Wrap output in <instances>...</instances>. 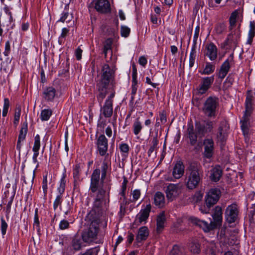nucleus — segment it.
Wrapping results in <instances>:
<instances>
[{
    "label": "nucleus",
    "mask_w": 255,
    "mask_h": 255,
    "mask_svg": "<svg viewBox=\"0 0 255 255\" xmlns=\"http://www.w3.org/2000/svg\"><path fill=\"white\" fill-rule=\"evenodd\" d=\"M100 170L99 168L95 169L91 176L90 191L95 194L93 203L94 210H100L105 201L106 191L104 187V181L105 179L100 178Z\"/></svg>",
    "instance_id": "f257e3e1"
},
{
    "label": "nucleus",
    "mask_w": 255,
    "mask_h": 255,
    "mask_svg": "<svg viewBox=\"0 0 255 255\" xmlns=\"http://www.w3.org/2000/svg\"><path fill=\"white\" fill-rule=\"evenodd\" d=\"M212 217L214 221H211L210 223L193 216L190 217L189 221L192 224L202 228L205 232H208L216 228L218 225H221L223 218L221 207L218 206L215 208Z\"/></svg>",
    "instance_id": "f03ea898"
},
{
    "label": "nucleus",
    "mask_w": 255,
    "mask_h": 255,
    "mask_svg": "<svg viewBox=\"0 0 255 255\" xmlns=\"http://www.w3.org/2000/svg\"><path fill=\"white\" fill-rule=\"evenodd\" d=\"M201 180L199 168L195 163L190 164L186 172L185 184L189 189L196 188Z\"/></svg>",
    "instance_id": "7ed1b4c3"
},
{
    "label": "nucleus",
    "mask_w": 255,
    "mask_h": 255,
    "mask_svg": "<svg viewBox=\"0 0 255 255\" xmlns=\"http://www.w3.org/2000/svg\"><path fill=\"white\" fill-rule=\"evenodd\" d=\"M98 232L99 221L97 220H94L91 222L87 230L82 235L83 241L86 243L92 242L96 239Z\"/></svg>",
    "instance_id": "20e7f679"
},
{
    "label": "nucleus",
    "mask_w": 255,
    "mask_h": 255,
    "mask_svg": "<svg viewBox=\"0 0 255 255\" xmlns=\"http://www.w3.org/2000/svg\"><path fill=\"white\" fill-rule=\"evenodd\" d=\"M218 99L210 97L206 101L203 108L204 114L209 117H215L216 109L219 105Z\"/></svg>",
    "instance_id": "39448f33"
},
{
    "label": "nucleus",
    "mask_w": 255,
    "mask_h": 255,
    "mask_svg": "<svg viewBox=\"0 0 255 255\" xmlns=\"http://www.w3.org/2000/svg\"><path fill=\"white\" fill-rule=\"evenodd\" d=\"M239 207L236 204H232L228 206L225 211V218L229 223L235 222L238 217Z\"/></svg>",
    "instance_id": "423d86ee"
},
{
    "label": "nucleus",
    "mask_w": 255,
    "mask_h": 255,
    "mask_svg": "<svg viewBox=\"0 0 255 255\" xmlns=\"http://www.w3.org/2000/svg\"><path fill=\"white\" fill-rule=\"evenodd\" d=\"M151 209V206L150 204L146 205L144 208L142 209L139 213L136 216L135 220L133 223V226L137 227L142 222L146 223L149 217Z\"/></svg>",
    "instance_id": "0eeeda50"
},
{
    "label": "nucleus",
    "mask_w": 255,
    "mask_h": 255,
    "mask_svg": "<svg viewBox=\"0 0 255 255\" xmlns=\"http://www.w3.org/2000/svg\"><path fill=\"white\" fill-rule=\"evenodd\" d=\"M112 86V85L110 84L109 81H99L97 84V87L99 92V95L97 96V99L100 104L105 98L108 90H110Z\"/></svg>",
    "instance_id": "6e6552de"
},
{
    "label": "nucleus",
    "mask_w": 255,
    "mask_h": 255,
    "mask_svg": "<svg viewBox=\"0 0 255 255\" xmlns=\"http://www.w3.org/2000/svg\"><path fill=\"white\" fill-rule=\"evenodd\" d=\"M220 194L219 190L216 188L210 189L206 195V205L208 207H212L216 204L220 198Z\"/></svg>",
    "instance_id": "1a4fd4ad"
},
{
    "label": "nucleus",
    "mask_w": 255,
    "mask_h": 255,
    "mask_svg": "<svg viewBox=\"0 0 255 255\" xmlns=\"http://www.w3.org/2000/svg\"><path fill=\"white\" fill-rule=\"evenodd\" d=\"M240 38L241 31L239 26L238 29L232 31V32L228 35L225 42V45L235 48L238 46Z\"/></svg>",
    "instance_id": "9d476101"
},
{
    "label": "nucleus",
    "mask_w": 255,
    "mask_h": 255,
    "mask_svg": "<svg viewBox=\"0 0 255 255\" xmlns=\"http://www.w3.org/2000/svg\"><path fill=\"white\" fill-rule=\"evenodd\" d=\"M234 64V54L230 55L228 58L222 64L220 71L218 73V78L224 79L227 75L231 66Z\"/></svg>",
    "instance_id": "9b49d317"
},
{
    "label": "nucleus",
    "mask_w": 255,
    "mask_h": 255,
    "mask_svg": "<svg viewBox=\"0 0 255 255\" xmlns=\"http://www.w3.org/2000/svg\"><path fill=\"white\" fill-rule=\"evenodd\" d=\"M166 197L168 200L173 201L180 193L178 184H169L165 190Z\"/></svg>",
    "instance_id": "f8f14e48"
},
{
    "label": "nucleus",
    "mask_w": 255,
    "mask_h": 255,
    "mask_svg": "<svg viewBox=\"0 0 255 255\" xmlns=\"http://www.w3.org/2000/svg\"><path fill=\"white\" fill-rule=\"evenodd\" d=\"M94 7L100 13H107L111 12V5L108 0H95Z\"/></svg>",
    "instance_id": "ddd939ff"
},
{
    "label": "nucleus",
    "mask_w": 255,
    "mask_h": 255,
    "mask_svg": "<svg viewBox=\"0 0 255 255\" xmlns=\"http://www.w3.org/2000/svg\"><path fill=\"white\" fill-rule=\"evenodd\" d=\"M184 166L182 162L177 163L174 166L172 172V177H168L166 179L167 181H174V179H180L184 174Z\"/></svg>",
    "instance_id": "4468645a"
},
{
    "label": "nucleus",
    "mask_w": 255,
    "mask_h": 255,
    "mask_svg": "<svg viewBox=\"0 0 255 255\" xmlns=\"http://www.w3.org/2000/svg\"><path fill=\"white\" fill-rule=\"evenodd\" d=\"M213 128V122H207L205 125H202L199 123L196 124V130L200 138H202L206 133L210 132Z\"/></svg>",
    "instance_id": "2eb2a0df"
},
{
    "label": "nucleus",
    "mask_w": 255,
    "mask_h": 255,
    "mask_svg": "<svg viewBox=\"0 0 255 255\" xmlns=\"http://www.w3.org/2000/svg\"><path fill=\"white\" fill-rule=\"evenodd\" d=\"M97 146L101 156L106 155L108 150V139L104 134H101L97 138Z\"/></svg>",
    "instance_id": "dca6fc26"
},
{
    "label": "nucleus",
    "mask_w": 255,
    "mask_h": 255,
    "mask_svg": "<svg viewBox=\"0 0 255 255\" xmlns=\"http://www.w3.org/2000/svg\"><path fill=\"white\" fill-rule=\"evenodd\" d=\"M204 156L208 158H211L214 153V142L212 138H206L204 140Z\"/></svg>",
    "instance_id": "f3484780"
},
{
    "label": "nucleus",
    "mask_w": 255,
    "mask_h": 255,
    "mask_svg": "<svg viewBox=\"0 0 255 255\" xmlns=\"http://www.w3.org/2000/svg\"><path fill=\"white\" fill-rule=\"evenodd\" d=\"M217 47L213 43L210 42L206 44L205 55L209 57L210 60L214 61L217 58Z\"/></svg>",
    "instance_id": "a211bd4d"
},
{
    "label": "nucleus",
    "mask_w": 255,
    "mask_h": 255,
    "mask_svg": "<svg viewBox=\"0 0 255 255\" xmlns=\"http://www.w3.org/2000/svg\"><path fill=\"white\" fill-rule=\"evenodd\" d=\"M116 68H111L108 64H105L102 68V80H112L115 78Z\"/></svg>",
    "instance_id": "6ab92c4d"
},
{
    "label": "nucleus",
    "mask_w": 255,
    "mask_h": 255,
    "mask_svg": "<svg viewBox=\"0 0 255 255\" xmlns=\"http://www.w3.org/2000/svg\"><path fill=\"white\" fill-rule=\"evenodd\" d=\"M187 136L190 140V143L192 145H194L197 142L198 138L201 139L198 136V132L194 128L193 125H189L187 129Z\"/></svg>",
    "instance_id": "aec40b11"
},
{
    "label": "nucleus",
    "mask_w": 255,
    "mask_h": 255,
    "mask_svg": "<svg viewBox=\"0 0 255 255\" xmlns=\"http://www.w3.org/2000/svg\"><path fill=\"white\" fill-rule=\"evenodd\" d=\"M56 95V90L52 87L46 88L43 92V97L48 102L53 101Z\"/></svg>",
    "instance_id": "412c9836"
},
{
    "label": "nucleus",
    "mask_w": 255,
    "mask_h": 255,
    "mask_svg": "<svg viewBox=\"0 0 255 255\" xmlns=\"http://www.w3.org/2000/svg\"><path fill=\"white\" fill-rule=\"evenodd\" d=\"M101 111L105 118H110L113 113V103L109 100H106L103 107L101 109Z\"/></svg>",
    "instance_id": "4be33fe9"
},
{
    "label": "nucleus",
    "mask_w": 255,
    "mask_h": 255,
    "mask_svg": "<svg viewBox=\"0 0 255 255\" xmlns=\"http://www.w3.org/2000/svg\"><path fill=\"white\" fill-rule=\"evenodd\" d=\"M149 235V230L147 227L143 226L140 227L136 236L135 240L137 242H140L145 240Z\"/></svg>",
    "instance_id": "5701e85b"
},
{
    "label": "nucleus",
    "mask_w": 255,
    "mask_h": 255,
    "mask_svg": "<svg viewBox=\"0 0 255 255\" xmlns=\"http://www.w3.org/2000/svg\"><path fill=\"white\" fill-rule=\"evenodd\" d=\"M166 221V218L164 212L160 213L156 219V231L158 233H160L164 228V223Z\"/></svg>",
    "instance_id": "b1692460"
},
{
    "label": "nucleus",
    "mask_w": 255,
    "mask_h": 255,
    "mask_svg": "<svg viewBox=\"0 0 255 255\" xmlns=\"http://www.w3.org/2000/svg\"><path fill=\"white\" fill-rule=\"evenodd\" d=\"M222 175V171L220 166H215L210 171V178L214 182L218 181Z\"/></svg>",
    "instance_id": "393cba45"
},
{
    "label": "nucleus",
    "mask_w": 255,
    "mask_h": 255,
    "mask_svg": "<svg viewBox=\"0 0 255 255\" xmlns=\"http://www.w3.org/2000/svg\"><path fill=\"white\" fill-rule=\"evenodd\" d=\"M228 129V127L226 126L225 125L223 124L221 125L218 129V132H217V138L221 142H224L227 136V130Z\"/></svg>",
    "instance_id": "a878e982"
},
{
    "label": "nucleus",
    "mask_w": 255,
    "mask_h": 255,
    "mask_svg": "<svg viewBox=\"0 0 255 255\" xmlns=\"http://www.w3.org/2000/svg\"><path fill=\"white\" fill-rule=\"evenodd\" d=\"M154 203L156 206L159 208H161L164 206L165 197L162 193L157 192L155 193L154 197Z\"/></svg>",
    "instance_id": "bb28decb"
},
{
    "label": "nucleus",
    "mask_w": 255,
    "mask_h": 255,
    "mask_svg": "<svg viewBox=\"0 0 255 255\" xmlns=\"http://www.w3.org/2000/svg\"><path fill=\"white\" fill-rule=\"evenodd\" d=\"M255 36V22L254 21H252L250 23V29L248 34V39L246 42V44L250 45H252Z\"/></svg>",
    "instance_id": "cd10ccee"
},
{
    "label": "nucleus",
    "mask_w": 255,
    "mask_h": 255,
    "mask_svg": "<svg viewBox=\"0 0 255 255\" xmlns=\"http://www.w3.org/2000/svg\"><path fill=\"white\" fill-rule=\"evenodd\" d=\"M61 16L59 21H61L62 22H66V23H71V26H73L74 24V21L72 20L73 16L72 14H70L67 10L64 11L62 14Z\"/></svg>",
    "instance_id": "c85d7f7f"
},
{
    "label": "nucleus",
    "mask_w": 255,
    "mask_h": 255,
    "mask_svg": "<svg viewBox=\"0 0 255 255\" xmlns=\"http://www.w3.org/2000/svg\"><path fill=\"white\" fill-rule=\"evenodd\" d=\"M189 249L191 253L194 254H198L201 252L200 244L196 239L192 241L189 245Z\"/></svg>",
    "instance_id": "c756f323"
},
{
    "label": "nucleus",
    "mask_w": 255,
    "mask_h": 255,
    "mask_svg": "<svg viewBox=\"0 0 255 255\" xmlns=\"http://www.w3.org/2000/svg\"><path fill=\"white\" fill-rule=\"evenodd\" d=\"M250 116V115H246V114H244L243 119L241 121V123L242 124L241 128L244 135L248 134L249 131V121Z\"/></svg>",
    "instance_id": "7c9ffc66"
},
{
    "label": "nucleus",
    "mask_w": 255,
    "mask_h": 255,
    "mask_svg": "<svg viewBox=\"0 0 255 255\" xmlns=\"http://www.w3.org/2000/svg\"><path fill=\"white\" fill-rule=\"evenodd\" d=\"M16 192V187L12 186L11 188H8L5 190L4 195V198L6 199V201H13Z\"/></svg>",
    "instance_id": "2f4dec72"
},
{
    "label": "nucleus",
    "mask_w": 255,
    "mask_h": 255,
    "mask_svg": "<svg viewBox=\"0 0 255 255\" xmlns=\"http://www.w3.org/2000/svg\"><path fill=\"white\" fill-rule=\"evenodd\" d=\"M211 84V81H203L197 88L199 93L200 94L205 93L210 87Z\"/></svg>",
    "instance_id": "473e14b6"
},
{
    "label": "nucleus",
    "mask_w": 255,
    "mask_h": 255,
    "mask_svg": "<svg viewBox=\"0 0 255 255\" xmlns=\"http://www.w3.org/2000/svg\"><path fill=\"white\" fill-rule=\"evenodd\" d=\"M216 246L214 242L212 241L206 246V255H216Z\"/></svg>",
    "instance_id": "72a5a7b5"
},
{
    "label": "nucleus",
    "mask_w": 255,
    "mask_h": 255,
    "mask_svg": "<svg viewBox=\"0 0 255 255\" xmlns=\"http://www.w3.org/2000/svg\"><path fill=\"white\" fill-rule=\"evenodd\" d=\"M133 132L135 135H138L142 128V125L139 120V118H137L134 122L133 125Z\"/></svg>",
    "instance_id": "f704fd0d"
},
{
    "label": "nucleus",
    "mask_w": 255,
    "mask_h": 255,
    "mask_svg": "<svg viewBox=\"0 0 255 255\" xmlns=\"http://www.w3.org/2000/svg\"><path fill=\"white\" fill-rule=\"evenodd\" d=\"M246 111L245 114L246 115H250L252 110V97L248 96L246 100Z\"/></svg>",
    "instance_id": "c9c22d12"
},
{
    "label": "nucleus",
    "mask_w": 255,
    "mask_h": 255,
    "mask_svg": "<svg viewBox=\"0 0 255 255\" xmlns=\"http://www.w3.org/2000/svg\"><path fill=\"white\" fill-rule=\"evenodd\" d=\"M27 133V123L25 122L23 124L22 127L20 129L18 138L19 141H23L25 138L26 135Z\"/></svg>",
    "instance_id": "e433bc0d"
},
{
    "label": "nucleus",
    "mask_w": 255,
    "mask_h": 255,
    "mask_svg": "<svg viewBox=\"0 0 255 255\" xmlns=\"http://www.w3.org/2000/svg\"><path fill=\"white\" fill-rule=\"evenodd\" d=\"M196 45L192 46L189 56V67H192L195 63L196 56Z\"/></svg>",
    "instance_id": "4c0bfd02"
},
{
    "label": "nucleus",
    "mask_w": 255,
    "mask_h": 255,
    "mask_svg": "<svg viewBox=\"0 0 255 255\" xmlns=\"http://www.w3.org/2000/svg\"><path fill=\"white\" fill-rule=\"evenodd\" d=\"M52 114V111L51 109H44L41 111L40 118L42 121H48Z\"/></svg>",
    "instance_id": "58836bf2"
},
{
    "label": "nucleus",
    "mask_w": 255,
    "mask_h": 255,
    "mask_svg": "<svg viewBox=\"0 0 255 255\" xmlns=\"http://www.w3.org/2000/svg\"><path fill=\"white\" fill-rule=\"evenodd\" d=\"M238 15V12L237 11H235L232 13L230 19V30L233 31V28L235 26L236 24V18Z\"/></svg>",
    "instance_id": "ea45409f"
},
{
    "label": "nucleus",
    "mask_w": 255,
    "mask_h": 255,
    "mask_svg": "<svg viewBox=\"0 0 255 255\" xmlns=\"http://www.w3.org/2000/svg\"><path fill=\"white\" fill-rule=\"evenodd\" d=\"M110 163H109V161H108L105 158L102 163V165L101 166V172H102V175L101 177L102 179H105L106 178V175H107V170L108 169L109 166L110 165Z\"/></svg>",
    "instance_id": "a19ab883"
},
{
    "label": "nucleus",
    "mask_w": 255,
    "mask_h": 255,
    "mask_svg": "<svg viewBox=\"0 0 255 255\" xmlns=\"http://www.w3.org/2000/svg\"><path fill=\"white\" fill-rule=\"evenodd\" d=\"M81 244L82 242L79 237H75L72 241V246L76 251L80 250L81 249Z\"/></svg>",
    "instance_id": "79ce46f5"
},
{
    "label": "nucleus",
    "mask_w": 255,
    "mask_h": 255,
    "mask_svg": "<svg viewBox=\"0 0 255 255\" xmlns=\"http://www.w3.org/2000/svg\"><path fill=\"white\" fill-rule=\"evenodd\" d=\"M214 70L215 65L211 63L208 62L206 63L205 67L201 73L204 74H210L214 71Z\"/></svg>",
    "instance_id": "37998d69"
},
{
    "label": "nucleus",
    "mask_w": 255,
    "mask_h": 255,
    "mask_svg": "<svg viewBox=\"0 0 255 255\" xmlns=\"http://www.w3.org/2000/svg\"><path fill=\"white\" fill-rule=\"evenodd\" d=\"M112 43L113 39L112 38H108L105 40L104 45V53L105 57L107 56L108 51L111 49Z\"/></svg>",
    "instance_id": "c03bdc74"
},
{
    "label": "nucleus",
    "mask_w": 255,
    "mask_h": 255,
    "mask_svg": "<svg viewBox=\"0 0 255 255\" xmlns=\"http://www.w3.org/2000/svg\"><path fill=\"white\" fill-rule=\"evenodd\" d=\"M170 255H184L183 251L180 248V247L175 245L172 247L171 251L170 252Z\"/></svg>",
    "instance_id": "a18cd8bd"
},
{
    "label": "nucleus",
    "mask_w": 255,
    "mask_h": 255,
    "mask_svg": "<svg viewBox=\"0 0 255 255\" xmlns=\"http://www.w3.org/2000/svg\"><path fill=\"white\" fill-rule=\"evenodd\" d=\"M21 114V107L20 106H16L14 116L13 123L14 125H17L19 122L20 116Z\"/></svg>",
    "instance_id": "49530a36"
},
{
    "label": "nucleus",
    "mask_w": 255,
    "mask_h": 255,
    "mask_svg": "<svg viewBox=\"0 0 255 255\" xmlns=\"http://www.w3.org/2000/svg\"><path fill=\"white\" fill-rule=\"evenodd\" d=\"M65 177L63 176L60 180V184L59 187L57 189V191L58 192V195H62L65 191Z\"/></svg>",
    "instance_id": "de8ad7c7"
},
{
    "label": "nucleus",
    "mask_w": 255,
    "mask_h": 255,
    "mask_svg": "<svg viewBox=\"0 0 255 255\" xmlns=\"http://www.w3.org/2000/svg\"><path fill=\"white\" fill-rule=\"evenodd\" d=\"M10 106V103L8 99L4 98V103H3V107L2 110V116L5 117L7 115L8 109Z\"/></svg>",
    "instance_id": "09e8293b"
},
{
    "label": "nucleus",
    "mask_w": 255,
    "mask_h": 255,
    "mask_svg": "<svg viewBox=\"0 0 255 255\" xmlns=\"http://www.w3.org/2000/svg\"><path fill=\"white\" fill-rule=\"evenodd\" d=\"M226 29V25L224 23H218L217 24L215 27V30L217 34H222Z\"/></svg>",
    "instance_id": "8fccbe9b"
},
{
    "label": "nucleus",
    "mask_w": 255,
    "mask_h": 255,
    "mask_svg": "<svg viewBox=\"0 0 255 255\" xmlns=\"http://www.w3.org/2000/svg\"><path fill=\"white\" fill-rule=\"evenodd\" d=\"M81 168L79 164H76L73 168V177L75 180H79Z\"/></svg>",
    "instance_id": "3c124183"
},
{
    "label": "nucleus",
    "mask_w": 255,
    "mask_h": 255,
    "mask_svg": "<svg viewBox=\"0 0 255 255\" xmlns=\"http://www.w3.org/2000/svg\"><path fill=\"white\" fill-rule=\"evenodd\" d=\"M40 147V136L39 134H36L34 137V143L32 148V150L39 151Z\"/></svg>",
    "instance_id": "603ef678"
},
{
    "label": "nucleus",
    "mask_w": 255,
    "mask_h": 255,
    "mask_svg": "<svg viewBox=\"0 0 255 255\" xmlns=\"http://www.w3.org/2000/svg\"><path fill=\"white\" fill-rule=\"evenodd\" d=\"M70 26H71V25L68 26V27H64L62 28V32L59 38V41H62L63 39H65L67 36L70 31L69 27Z\"/></svg>",
    "instance_id": "864d4df0"
},
{
    "label": "nucleus",
    "mask_w": 255,
    "mask_h": 255,
    "mask_svg": "<svg viewBox=\"0 0 255 255\" xmlns=\"http://www.w3.org/2000/svg\"><path fill=\"white\" fill-rule=\"evenodd\" d=\"M33 228L35 229L38 232H40L39 222L37 210L35 211L34 215Z\"/></svg>",
    "instance_id": "5fc2aeb1"
},
{
    "label": "nucleus",
    "mask_w": 255,
    "mask_h": 255,
    "mask_svg": "<svg viewBox=\"0 0 255 255\" xmlns=\"http://www.w3.org/2000/svg\"><path fill=\"white\" fill-rule=\"evenodd\" d=\"M130 28L126 26H122L121 29V34L123 37H127L130 33Z\"/></svg>",
    "instance_id": "6e6d98bb"
},
{
    "label": "nucleus",
    "mask_w": 255,
    "mask_h": 255,
    "mask_svg": "<svg viewBox=\"0 0 255 255\" xmlns=\"http://www.w3.org/2000/svg\"><path fill=\"white\" fill-rule=\"evenodd\" d=\"M140 191L138 189L134 190L131 193L132 199L131 200L132 202L137 201L140 196Z\"/></svg>",
    "instance_id": "4d7b16f0"
},
{
    "label": "nucleus",
    "mask_w": 255,
    "mask_h": 255,
    "mask_svg": "<svg viewBox=\"0 0 255 255\" xmlns=\"http://www.w3.org/2000/svg\"><path fill=\"white\" fill-rule=\"evenodd\" d=\"M62 202V196L57 195L53 203V208L55 210Z\"/></svg>",
    "instance_id": "13d9d810"
},
{
    "label": "nucleus",
    "mask_w": 255,
    "mask_h": 255,
    "mask_svg": "<svg viewBox=\"0 0 255 255\" xmlns=\"http://www.w3.org/2000/svg\"><path fill=\"white\" fill-rule=\"evenodd\" d=\"M7 226V224L3 218H1V231L2 235L6 234Z\"/></svg>",
    "instance_id": "bf43d9fd"
},
{
    "label": "nucleus",
    "mask_w": 255,
    "mask_h": 255,
    "mask_svg": "<svg viewBox=\"0 0 255 255\" xmlns=\"http://www.w3.org/2000/svg\"><path fill=\"white\" fill-rule=\"evenodd\" d=\"M137 81H132V85H131V87H132V90H131V95H132L131 100H133V99L134 98V96L135 95V94L136 93V91H137Z\"/></svg>",
    "instance_id": "052dcab7"
},
{
    "label": "nucleus",
    "mask_w": 255,
    "mask_h": 255,
    "mask_svg": "<svg viewBox=\"0 0 255 255\" xmlns=\"http://www.w3.org/2000/svg\"><path fill=\"white\" fill-rule=\"evenodd\" d=\"M69 226V222L65 220H62L59 224V228L61 230L66 229L68 228Z\"/></svg>",
    "instance_id": "680f3d73"
},
{
    "label": "nucleus",
    "mask_w": 255,
    "mask_h": 255,
    "mask_svg": "<svg viewBox=\"0 0 255 255\" xmlns=\"http://www.w3.org/2000/svg\"><path fill=\"white\" fill-rule=\"evenodd\" d=\"M10 51V45L9 41H7L5 43L4 51L3 54L4 56H7L9 55Z\"/></svg>",
    "instance_id": "e2e57ef3"
},
{
    "label": "nucleus",
    "mask_w": 255,
    "mask_h": 255,
    "mask_svg": "<svg viewBox=\"0 0 255 255\" xmlns=\"http://www.w3.org/2000/svg\"><path fill=\"white\" fill-rule=\"evenodd\" d=\"M4 12L9 16V21L11 22L13 21V17L12 16L11 12L10 11L9 8L5 5L3 8Z\"/></svg>",
    "instance_id": "0e129e2a"
},
{
    "label": "nucleus",
    "mask_w": 255,
    "mask_h": 255,
    "mask_svg": "<svg viewBox=\"0 0 255 255\" xmlns=\"http://www.w3.org/2000/svg\"><path fill=\"white\" fill-rule=\"evenodd\" d=\"M42 189L44 194H46L47 191V175L43 176V180L42 182Z\"/></svg>",
    "instance_id": "69168bd1"
},
{
    "label": "nucleus",
    "mask_w": 255,
    "mask_h": 255,
    "mask_svg": "<svg viewBox=\"0 0 255 255\" xmlns=\"http://www.w3.org/2000/svg\"><path fill=\"white\" fill-rule=\"evenodd\" d=\"M160 121L162 124H164L167 121L166 115L164 111L159 113Z\"/></svg>",
    "instance_id": "338daca9"
},
{
    "label": "nucleus",
    "mask_w": 255,
    "mask_h": 255,
    "mask_svg": "<svg viewBox=\"0 0 255 255\" xmlns=\"http://www.w3.org/2000/svg\"><path fill=\"white\" fill-rule=\"evenodd\" d=\"M147 62V60L145 56H141L139 57V58L138 59V63H139L140 65L144 67L146 65Z\"/></svg>",
    "instance_id": "774afa93"
}]
</instances>
